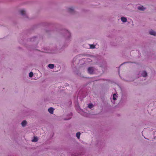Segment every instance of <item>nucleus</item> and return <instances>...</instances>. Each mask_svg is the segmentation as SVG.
<instances>
[{
	"mask_svg": "<svg viewBox=\"0 0 156 156\" xmlns=\"http://www.w3.org/2000/svg\"><path fill=\"white\" fill-rule=\"evenodd\" d=\"M94 71V69L93 67H89L88 69V73L90 74H92Z\"/></svg>",
	"mask_w": 156,
	"mask_h": 156,
	"instance_id": "1",
	"label": "nucleus"
},
{
	"mask_svg": "<svg viewBox=\"0 0 156 156\" xmlns=\"http://www.w3.org/2000/svg\"><path fill=\"white\" fill-rule=\"evenodd\" d=\"M141 75L144 77H146L147 76V73L146 71H143L141 74Z\"/></svg>",
	"mask_w": 156,
	"mask_h": 156,
	"instance_id": "2",
	"label": "nucleus"
},
{
	"mask_svg": "<svg viewBox=\"0 0 156 156\" xmlns=\"http://www.w3.org/2000/svg\"><path fill=\"white\" fill-rule=\"evenodd\" d=\"M53 110H54V109L52 107H51V108H49L48 110V111L51 114H53Z\"/></svg>",
	"mask_w": 156,
	"mask_h": 156,
	"instance_id": "3",
	"label": "nucleus"
},
{
	"mask_svg": "<svg viewBox=\"0 0 156 156\" xmlns=\"http://www.w3.org/2000/svg\"><path fill=\"white\" fill-rule=\"evenodd\" d=\"M149 34L151 35H155L156 34V32L153 31V30H151L149 31Z\"/></svg>",
	"mask_w": 156,
	"mask_h": 156,
	"instance_id": "4",
	"label": "nucleus"
},
{
	"mask_svg": "<svg viewBox=\"0 0 156 156\" xmlns=\"http://www.w3.org/2000/svg\"><path fill=\"white\" fill-rule=\"evenodd\" d=\"M121 20L123 22H125L127 21L126 18L124 17H122L121 18Z\"/></svg>",
	"mask_w": 156,
	"mask_h": 156,
	"instance_id": "5",
	"label": "nucleus"
},
{
	"mask_svg": "<svg viewBox=\"0 0 156 156\" xmlns=\"http://www.w3.org/2000/svg\"><path fill=\"white\" fill-rule=\"evenodd\" d=\"M38 140V139L36 137L34 136L33 139L32 140V141L33 142H36Z\"/></svg>",
	"mask_w": 156,
	"mask_h": 156,
	"instance_id": "6",
	"label": "nucleus"
},
{
	"mask_svg": "<svg viewBox=\"0 0 156 156\" xmlns=\"http://www.w3.org/2000/svg\"><path fill=\"white\" fill-rule=\"evenodd\" d=\"M138 9L142 11L144 10L145 9V8L142 6L138 7Z\"/></svg>",
	"mask_w": 156,
	"mask_h": 156,
	"instance_id": "7",
	"label": "nucleus"
},
{
	"mask_svg": "<svg viewBox=\"0 0 156 156\" xmlns=\"http://www.w3.org/2000/svg\"><path fill=\"white\" fill-rule=\"evenodd\" d=\"M22 125L23 126H25L26 124H27V122L25 120L23 121L22 123H21Z\"/></svg>",
	"mask_w": 156,
	"mask_h": 156,
	"instance_id": "8",
	"label": "nucleus"
},
{
	"mask_svg": "<svg viewBox=\"0 0 156 156\" xmlns=\"http://www.w3.org/2000/svg\"><path fill=\"white\" fill-rule=\"evenodd\" d=\"M48 67L51 69H52L54 68V65L53 64H50L48 65Z\"/></svg>",
	"mask_w": 156,
	"mask_h": 156,
	"instance_id": "9",
	"label": "nucleus"
},
{
	"mask_svg": "<svg viewBox=\"0 0 156 156\" xmlns=\"http://www.w3.org/2000/svg\"><path fill=\"white\" fill-rule=\"evenodd\" d=\"M117 97V95L114 94L113 95V99L114 100H115L116 99V98Z\"/></svg>",
	"mask_w": 156,
	"mask_h": 156,
	"instance_id": "10",
	"label": "nucleus"
},
{
	"mask_svg": "<svg viewBox=\"0 0 156 156\" xmlns=\"http://www.w3.org/2000/svg\"><path fill=\"white\" fill-rule=\"evenodd\" d=\"M20 12L21 14L22 15H25V11H24L23 10H20Z\"/></svg>",
	"mask_w": 156,
	"mask_h": 156,
	"instance_id": "11",
	"label": "nucleus"
},
{
	"mask_svg": "<svg viewBox=\"0 0 156 156\" xmlns=\"http://www.w3.org/2000/svg\"><path fill=\"white\" fill-rule=\"evenodd\" d=\"M80 132H78L76 133V136L78 139L80 138Z\"/></svg>",
	"mask_w": 156,
	"mask_h": 156,
	"instance_id": "12",
	"label": "nucleus"
},
{
	"mask_svg": "<svg viewBox=\"0 0 156 156\" xmlns=\"http://www.w3.org/2000/svg\"><path fill=\"white\" fill-rule=\"evenodd\" d=\"M89 108H91L93 107V105L92 104H90L88 105Z\"/></svg>",
	"mask_w": 156,
	"mask_h": 156,
	"instance_id": "13",
	"label": "nucleus"
},
{
	"mask_svg": "<svg viewBox=\"0 0 156 156\" xmlns=\"http://www.w3.org/2000/svg\"><path fill=\"white\" fill-rule=\"evenodd\" d=\"M33 73L32 72H30L29 73V77H31L33 76Z\"/></svg>",
	"mask_w": 156,
	"mask_h": 156,
	"instance_id": "14",
	"label": "nucleus"
},
{
	"mask_svg": "<svg viewBox=\"0 0 156 156\" xmlns=\"http://www.w3.org/2000/svg\"><path fill=\"white\" fill-rule=\"evenodd\" d=\"M90 46L91 48H95V46L93 44H90Z\"/></svg>",
	"mask_w": 156,
	"mask_h": 156,
	"instance_id": "15",
	"label": "nucleus"
},
{
	"mask_svg": "<svg viewBox=\"0 0 156 156\" xmlns=\"http://www.w3.org/2000/svg\"><path fill=\"white\" fill-rule=\"evenodd\" d=\"M69 11L70 12H71L72 11H73V10L72 9H71V8H69Z\"/></svg>",
	"mask_w": 156,
	"mask_h": 156,
	"instance_id": "16",
	"label": "nucleus"
}]
</instances>
